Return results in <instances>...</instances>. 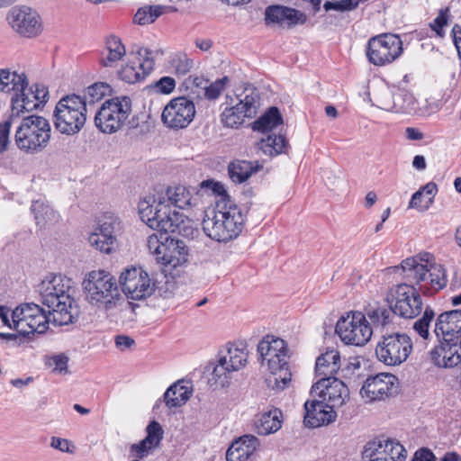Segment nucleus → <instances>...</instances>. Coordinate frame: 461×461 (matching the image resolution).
Wrapping results in <instances>:
<instances>
[{
	"label": "nucleus",
	"mask_w": 461,
	"mask_h": 461,
	"mask_svg": "<svg viewBox=\"0 0 461 461\" xmlns=\"http://www.w3.org/2000/svg\"><path fill=\"white\" fill-rule=\"evenodd\" d=\"M192 205L189 190L181 185L169 186L165 192L149 193L139 202L138 212L149 228L165 232H175L184 221V215L176 211Z\"/></svg>",
	"instance_id": "f257e3e1"
},
{
	"label": "nucleus",
	"mask_w": 461,
	"mask_h": 461,
	"mask_svg": "<svg viewBox=\"0 0 461 461\" xmlns=\"http://www.w3.org/2000/svg\"><path fill=\"white\" fill-rule=\"evenodd\" d=\"M0 92L12 95V120L43 106L49 97L47 86L42 84L29 86L26 74L11 68H0Z\"/></svg>",
	"instance_id": "f03ea898"
},
{
	"label": "nucleus",
	"mask_w": 461,
	"mask_h": 461,
	"mask_svg": "<svg viewBox=\"0 0 461 461\" xmlns=\"http://www.w3.org/2000/svg\"><path fill=\"white\" fill-rule=\"evenodd\" d=\"M70 289V280L61 276L47 277L39 285L41 303L49 308L55 325H68L78 317L79 311Z\"/></svg>",
	"instance_id": "7ed1b4c3"
},
{
	"label": "nucleus",
	"mask_w": 461,
	"mask_h": 461,
	"mask_svg": "<svg viewBox=\"0 0 461 461\" xmlns=\"http://www.w3.org/2000/svg\"><path fill=\"white\" fill-rule=\"evenodd\" d=\"M401 268L403 278L424 295H433L447 285L445 268L437 264L434 257L428 252L404 259Z\"/></svg>",
	"instance_id": "20e7f679"
},
{
	"label": "nucleus",
	"mask_w": 461,
	"mask_h": 461,
	"mask_svg": "<svg viewBox=\"0 0 461 461\" xmlns=\"http://www.w3.org/2000/svg\"><path fill=\"white\" fill-rule=\"evenodd\" d=\"M262 364L267 365L270 375L266 379L273 390H284L292 380L288 365V349L285 341L273 336H267L258 346Z\"/></svg>",
	"instance_id": "39448f33"
},
{
	"label": "nucleus",
	"mask_w": 461,
	"mask_h": 461,
	"mask_svg": "<svg viewBox=\"0 0 461 461\" xmlns=\"http://www.w3.org/2000/svg\"><path fill=\"white\" fill-rule=\"evenodd\" d=\"M243 225L244 218L237 205L218 203L215 209L206 213L203 230L212 240L228 242L240 234Z\"/></svg>",
	"instance_id": "423d86ee"
},
{
	"label": "nucleus",
	"mask_w": 461,
	"mask_h": 461,
	"mask_svg": "<svg viewBox=\"0 0 461 461\" xmlns=\"http://www.w3.org/2000/svg\"><path fill=\"white\" fill-rule=\"evenodd\" d=\"M83 288L86 301L97 308L111 310L120 298L116 279L104 270L89 272L83 281Z\"/></svg>",
	"instance_id": "0eeeda50"
},
{
	"label": "nucleus",
	"mask_w": 461,
	"mask_h": 461,
	"mask_svg": "<svg viewBox=\"0 0 461 461\" xmlns=\"http://www.w3.org/2000/svg\"><path fill=\"white\" fill-rule=\"evenodd\" d=\"M51 126L43 116L29 115L17 127L14 140L17 147L28 154L44 150L50 143Z\"/></svg>",
	"instance_id": "6e6552de"
},
{
	"label": "nucleus",
	"mask_w": 461,
	"mask_h": 461,
	"mask_svg": "<svg viewBox=\"0 0 461 461\" xmlns=\"http://www.w3.org/2000/svg\"><path fill=\"white\" fill-rule=\"evenodd\" d=\"M86 121V101L77 95L62 97L56 104L53 113L55 129L63 135L77 134Z\"/></svg>",
	"instance_id": "1a4fd4ad"
},
{
	"label": "nucleus",
	"mask_w": 461,
	"mask_h": 461,
	"mask_svg": "<svg viewBox=\"0 0 461 461\" xmlns=\"http://www.w3.org/2000/svg\"><path fill=\"white\" fill-rule=\"evenodd\" d=\"M238 103L227 107L221 113V123L228 128H239L245 122L246 118L257 115L260 105V96L257 88L246 85L235 91Z\"/></svg>",
	"instance_id": "9d476101"
},
{
	"label": "nucleus",
	"mask_w": 461,
	"mask_h": 461,
	"mask_svg": "<svg viewBox=\"0 0 461 461\" xmlns=\"http://www.w3.org/2000/svg\"><path fill=\"white\" fill-rule=\"evenodd\" d=\"M159 234L149 237L147 246L149 251L155 256L158 263L176 268L187 261V249L181 240L172 239L168 234L158 230Z\"/></svg>",
	"instance_id": "9b49d317"
},
{
	"label": "nucleus",
	"mask_w": 461,
	"mask_h": 461,
	"mask_svg": "<svg viewBox=\"0 0 461 461\" xmlns=\"http://www.w3.org/2000/svg\"><path fill=\"white\" fill-rule=\"evenodd\" d=\"M413 342L405 332H392L381 336L375 347L379 362L387 366H398L411 354Z\"/></svg>",
	"instance_id": "f8f14e48"
},
{
	"label": "nucleus",
	"mask_w": 461,
	"mask_h": 461,
	"mask_svg": "<svg viewBox=\"0 0 461 461\" xmlns=\"http://www.w3.org/2000/svg\"><path fill=\"white\" fill-rule=\"evenodd\" d=\"M13 329L20 332L22 336L43 334L52 321V316L38 304L23 303L17 306L12 312Z\"/></svg>",
	"instance_id": "ddd939ff"
},
{
	"label": "nucleus",
	"mask_w": 461,
	"mask_h": 461,
	"mask_svg": "<svg viewBox=\"0 0 461 461\" xmlns=\"http://www.w3.org/2000/svg\"><path fill=\"white\" fill-rule=\"evenodd\" d=\"M249 353L242 342L228 343L218 354V363L212 372V379L221 387L229 384L230 374L240 371L248 362Z\"/></svg>",
	"instance_id": "4468645a"
},
{
	"label": "nucleus",
	"mask_w": 461,
	"mask_h": 461,
	"mask_svg": "<svg viewBox=\"0 0 461 461\" xmlns=\"http://www.w3.org/2000/svg\"><path fill=\"white\" fill-rule=\"evenodd\" d=\"M131 107V99L126 96L106 100L95 113L96 128L105 134L118 131L127 120Z\"/></svg>",
	"instance_id": "2eb2a0df"
},
{
	"label": "nucleus",
	"mask_w": 461,
	"mask_h": 461,
	"mask_svg": "<svg viewBox=\"0 0 461 461\" xmlns=\"http://www.w3.org/2000/svg\"><path fill=\"white\" fill-rule=\"evenodd\" d=\"M386 299L395 315L402 318L413 319L422 311L420 294L411 284L402 283L393 286Z\"/></svg>",
	"instance_id": "dca6fc26"
},
{
	"label": "nucleus",
	"mask_w": 461,
	"mask_h": 461,
	"mask_svg": "<svg viewBox=\"0 0 461 461\" xmlns=\"http://www.w3.org/2000/svg\"><path fill=\"white\" fill-rule=\"evenodd\" d=\"M336 332L347 345L364 346L372 338L373 328L361 312H351L337 322Z\"/></svg>",
	"instance_id": "f3484780"
},
{
	"label": "nucleus",
	"mask_w": 461,
	"mask_h": 461,
	"mask_svg": "<svg viewBox=\"0 0 461 461\" xmlns=\"http://www.w3.org/2000/svg\"><path fill=\"white\" fill-rule=\"evenodd\" d=\"M402 41L396 34L383 33L369 39L366 46L368 61L375 66L393 63L402 53Z\"/></svg>",
	"instance_id": "a211bd4d"
},
{
	"label": "nucleus",
	"mask_w": 461,
	"mask_h": 461,
	"mask_svg": "<svg viewBox=\"0 0 461 461\" xmlns=\"http://www.w3.org/2000/svg\"><path fill=\"white\" fill-rule=\"evenodd\" d=\"M119 284L124 294L131 300H143L155 291L153 278L141 267L126 268L121 273Z\"/></svg>",
	"instance_id": "6ab92c4d"
},
{
	"label": "nucleus",
	"mask_w": 461,
	"mask_h": 461,
	"mask_svg": "<svg viewBox=\"0 0 461 461\" xmlns=\"http://www.w3.org/2000/svg\"><path fill=\"white\" fill-rule=\"evenodd\" d=\"M406 454L398 441L381 436L366 444L362 458L364 461H404Z\"/></svg>",
	"instance_id": "aec40b11"
},
{
	"label": "nucleus",
	"mask_w": 461,
	"mask_h": 461,
	"mask_svg": "<svg viewBox=\"0 0 461 461\" xmlns=\"http://www.w3.org/2000/svg\"><path fill=\"white\" fill-rule=\"evenodd\" d=\"M310 394L312 397L321 399L329 408L333 410L343 406L349 399L348 388L336 377L320 378L312 386Z\"/></svg>",
	"instance_id": "412c9836"
},
{
	"label": "nucleus",
	"mask_w": 461,
	"mask_h": 461,
	"mask_svg": "<svg viewBox=\"0 0 461 461\" xmlns=\"http://www.w3.org/2000/svg\"><path fill=\"white\" fill-rule=\"evenodd\" d=\"M194 115V102L185 96H179L170 100L164 107L161 119L167 128L179 130L186 128L193 122Z\"/></svg>",
	"instance_id": "4be33fe9"
},
{
	"label": "nucleus",
	"mask_w": 461,
	"mask_h": 461,
	"mask_svg": "<svg viewBox=\"0 0 461 461\" xmlns=\"http://www.w3.org/2000/svg\"><path fill=\"white\" fill-rule=\"evenodd\" d=\"M154 68V60L151 51L141 48L136 54L128 57L127 63L118 70V77L121 80L134 84L143 80Z\"/></svg>",
	"instance_id": "5701e85b"
},
{
	"label": "nucleus",
	"mask_w": 461,
	"mask_h": 461,
	"mask_svg": "<svg viewBox=\"0 0 461 461\" xmlns=\"http://www.w3.org/2000/svg\"><path fill=\"white\" fill-rule=\"evenodd\" d=\"M375 102L378 108L387 112L411 113L417 109L415 97L405 89H382L375 95Z\"/></svg>",
	"instance_id": "b1692460"
},
{
	"label": "nucleus",
	"mask_w": 461,
	"mask_h": 461,
	"mask_svg": "<svg viewBox=\"0 0 461 461\" xmlns=\"http://www.w3.org/2000/svg\"><path fill=\"white\" fill-rule=\"evenodd\" d=\"M7 19L15 32L26 37L37 36L42 30L40 15L28 6L13 7Z\"/></svg>",
	"instance_id": "393cba45"
},
{
	"label": "nucleus",
	"mask_w": 461,
	"mask_h": 461,
	"mask_svg": "<svg viewBox=\"0 0 461 461\" xmlns=\"http://www.w3.org/2000/svg\"><path fill=\"white\" fill-rule=\"evenodd\" d=\"M396 383L395 375L380 373L366 378L360 390V394L368 402L382 401L393 393Z\"/></svg>",
	"instance_id": "a878e982"
},
{
	"label": "nucleus",
	"mask_w": 461,
	"mask_h": 461,
	"mask_svg": "<svg viewBox=\"0 0 461 461\" xmlns=\"http://www.w3.org/2000/svg\"><path fill=\"white\" fill-rule=\"evenodd\" d=\"M433 333L438 340L459 343L461 340V310H452L438 314Z\"/></svg>",
	"instance_id": "bb28decb"
},
{
	"label": "nucleus",
	"mask_w": 461,
	"mask_h": 461,
	"mask_svg": "<svg viewBox=\"0 0 461 461\" xmlns=\"http://www.w3.org/2000/svg\"><path fill=\"white\" fill-rule=\"evenodd\" d=\"M439 344L429 351L431 363L439 368H452L461 362V346L454 341L438 340Z\"/></svg>",
	"instance_id": "cd10ccee"
},
{
	"label": "nucleus",
	"mask_w": 461,
	"mask_h": 461,
	"mask_svg": "<svg viewBox=\"0 0 461 461\" xmlns=\"http://www.w3.org/2000/svg\"><path fill=\"white\" fill-rule=\"evenodd\" d=\"M304 423L308 427L317 428L329 424L336 418V412L329 408L325 402L320 398L312 397L304 403Z\"/></svg>",
	"instance_id": "c85d7f7f"
},
{
	"label": "nucleus",
	"mask_w": 461,
	"mask_h": 461,
	"mask_svg": "<svg viewBox=\"0 0 461 461\" xmlns=\"http://www.w3.org/2000/svg\"><path fill=\"white\" fill-rule=\"evenodd\" d=\"M266 23H276L283 27H291L296 24H303L306 15L294 8L281 5H270L265 11Z\"/></svg>",
	"instance_id": "c756f323"
},
{
	"label": "nucleus",
	"mask_w": 461,
	"mask_h": 461,
	"mask_svg": "<svg viewBox=\"0 0 461 461\" xmlns=\"http://www.w3.org/2000/svg\"><path fill=\"white\" fill-rule=\"evenodd\" d=\"M259 446L258 438L244 435L231 443L226 452L227 461H248Z\"/></svg>",
	"instance_id": "7c9ffc66"
},
{
	"label": "nucleus",
	"mask_w": 461,
	"mask_h": 461,
	"mask_svg": "<svg viewBox=\"0 0 461 461\" xmlns=\"http://www.w3.org/2000/svg\"><path fill=\"white\" fill-rule=\"evenodd\" d=\"M126 56V49L120 38L110 35L105 39L100 52L99 64L104 68H113Z\"/></svg>",
	"instance_id": "2f4dec72"
},
{
	"label": "nucleus",
	"mask_w": 461,
	"mask_h": 461,
	"mask_svg": "<svg viewBox=\"0 0 461 461\" xmlns=\"http://www.w3.org/2000/svg\"><path fill=\"white\" fill-rule=\"evenodd\" d=\"M282 417V411L276 408L262 412L255 420V430L264 436L275 433L281 429Z\"/></svg>",
	"instance_id": "473e14b6"
},
{
	"label": "nucleus",
	"mask_w": 461,
	"mask_h": 461,
	"mask_svg": "<svg viewBox=\"0 0 461 461\" xmlns=\"http://www.w3.org/2000/svg\"><path fill=\"white\" fill-rule=\"evenodd\" d=\"M340 368V355L337 350L331 349L321 354L315 364V374L321 377H335Z\"/></svg>",
	"instance_id": "72a5a7b5"
},
{
	"label": "nucleus",
	"mask_w": 461,
	"mask_h": 461,
	"mask_svg": "<svg viewBox=\"0 0 461 461\" xmlns=\"http://www.w3.org/2000/svg\"><path fill=\"white\" fill-rule=\"evenodd\" d=\"M192 394V388L184 381H177L164 393V402L169 408L184 405Z\"/></svg>",
	"instance_id": "f704fd0d"
},
{
	"label": "nucleus",
	"mask_w": 461,
	"mask_h": 461,
	"mask_svg": "<svg viewBox=\"0 0 461 461\" xmlns=\"http://www.w3.org/2000/svg\"><path fill=\"white\" fill-rule=\"evenodd\" d=\"M262 166L258 162L235 160L228 167V173L234 183L241 184L247 181L252 174L258 172Z\"/></svg>",
	"instance_id": "c9c22d12"
},
{
	"label": "nucleus",
	"mask_w": 461,
	"mask_h": 461,
	"mask_svg": "<svg viewBox=\"0 0 461 461\" xmlns=\"http://www.w3.org/2000/svg\"><path fill=\"white\" fill-rule=\"evenodd\" d=\"M438 188L434 182H429L415 192L409 203V208L424 212L433 203Z\"/></svg>",
	"instance_id": "e433bc0d"
},
{
	"label": "nucleus",
	"mask_w": 461,
	"mask_h": 461,
	"mask_svg": "<svg viewBox=\"0 0 461 461\" xmlns=\"http://www.w3.org/2000/svg\"><path fill=\"white\" fill-rule=\"evenodd\" d=\"M31 211L34 214L37 226L41 228L54 224L59 220V215L41 200L34 201L31 206Z\"/></svg>",
	"instance_id": "4c0bfd02"
},
{
	"label": "nucleus",
	"mask_w": 461,
	"mask_h": 461,
	"mask_svg": "<svg viewBox=\"0 0 461 461\" xmlns=\"http://www.w3.org/2000/svg\"><path fill=\"white\" fill-rule=\"evenodd\" d=\"M365 311L366 318H368L375 328H384L393 323L395 315L390 306L386 308L380 305H368Z\"/></svg>",
	"instance_id": "58836bf2"
},
{
	"label": "nucleus",
	"mask_w": 461,
	"mask_h": 461,
	"mask_svg": "<svg viewBox=\"0 0 461 461\" xmlns=\"http://www.w3.org/2000/svg\"><path fill=\"white\" fill-rule=\"evenodd\" d=\"M258 149L270 158L286 153L288 144L282 135H267L258 142Z\"/></svg>",
	"instance_id": "ea45409f"
},
{
	"label": "nucleus",
	"mask_w": 461,
	"mask_h": 461,
	"mask_svg": "<svg viewBox=\"0 0 461 461\" xmlns=\"http://www.w3.org/2000/svg\"><path fill=\"white\" fill-rule=\"evenodd\" d=\"M95 230L103 233V236H106L110 242H113L118 246L117 238L122 230V222L119 218L113 214H105Z\"/></svg>",
	"instance_id": "a19ab883"
},
{
	"label": "nucleus",
	"mask_w": 461,
	"mask_h": 461,
	"mask_svg": "<svg viewBox=\"0 0 461 461\" xmlns=\"http://www.w3.org/2000/svg\"><path fill=\"white\" fill-rule=\"evenodd\" d=\"M283 122L282 116L276 107H270L263 115L253 122V130L267 132Z\"/></svg>",
	"instance_id": "79ce46f5"
},
{
	"label": "nucleus",
	"mask_w": 461,
	"mask_h": 461,
	"mask_svg": "<svg viewBox=\"0 0 461 461\" xmlns=\"http://www.w3.org/2000/svg\"><path fill=\"white\" fill-rule=\"evenodd\" d=\"M194 62L185 53L172 54L167 62V69L169 73L177 77L185 76L193 68Z\"/></svg>",
	"instance_id": "37998d69"
},
{
	"label": "nucleus",
	"mask_w": 461,
	"mask_h": 461,
	"mask_svg": "<svg viewBox=\"0 0 461 461\" xmlns=\"http://www.w3.org/2000/svg\"><path fill=\"white\" fill-rule=\"evenodd\" d=\"M434 310L430 306H427L421 317H420L412 325L413 330L424 340H429L434 334L430 331L431 323L436 320Z\"/></svg>",
	"instance_id": "c03bdc74"
},
{
	"label": "nucleus",
	"mask_w": 461,
	"mask_h": 461,
	"mask_svg": "<svg viewBox=\"0 0 461 461\" xmlns=\"http://www.w3.org/2000/svg\"><path fill=\"white\" fill-rule=\"evenodd\" d=\"M164 7L161 5H146L140 8L134 15V22L140 25H147L154 23L162 14Z\"/></svg>",
	"instance_id": "a18cd8bd"
},
{
	"label": "nucleus",
	"mask_w": 461,
	"mask_h": 461,
	"mask_svg": "<svg viewBox=\"0 0 461 461\" xmlns=\"http://www.w3.org/2000/svg\"><path fill=\"white\" fill-rule=\"evenodd\" d=\"M200 186H201V190H203L206 193H211L220 198L216 202V204L218 203H221V204H224V203L230 204V200L226 201V199L229 198V195L227 194V191H226L224 185L221 183L215 182L213 180H204L200 184Z\"/></svg>",
	"instance_id": "49530a36"
},
{
	"label": "nucleus",
	"mask_w": 461,
	"mask_h": 461,
	"mask_svg": "<svg viewBox=\"0 0 461 461\" xmlns=\"http://www.w3.org/2000/svg\"><path fill=\"white\" fill-rule=\"evenodd\" d=\"M106 236H103V233L94 230L88 237L90 245L95 248L97 250L110 254L115 251L117 246L113 242H110Z\"/></svg>",
	"instance_id": "de8ad7c7"
},
{
	"label": "nucleus",
	"mask_w": 461,
	"mask_h": 461,
	"mask_svg": "<svg viewBox=\"0 0 461 461\" xmlns=\"http://www.w3.org/2000/svg\"><path fill=\"white\" fill-rule=\"evenodd\" d=\"M146 431L147 436L143 439L153 448L158 447L164 434L161 425L158 421L152 420L147 426Z\"/></svg>",
	"instance_id": "09e8293b"
},
{
	"label": "nucleus",
	"mask_w": 461,
	"mask_h": 461,
	"mask_svg": "<svg viewBox=\"0 0 461 461\" xmlns=\"http://www.w3.org/2000/svg\"><path fill=\"white\" fill-rule=\"evenodd\" d=\"M109 86L105 83H95L89 86L85 91L86 103H95L101 100L108 92Z\"/></svg>",
	"instance_id": "8fccbe9b"
},
{
	"label": "nucleus",
	"mask_w": 461,
	"mask_h": 461,
	"mask_svg": "<svg viewBox=\"0 0 461 461\" xmlns=\"http://www.w3.org/2000/svg\"><path fill=\"white\" fill-rule=\"evenodd\" d=\"M449 8H442L439 10L438 16L429 23V27L434 31L439 38H443L445 32L444 26L447 24Z\"/></svg>",
	"instance_id": "3c124183"
},
{
	"label": "nucleus",
	"mask_w": 461,
	"mask_h": 461,
	"mask_svg": "<svg viewBox=\"0 0 461 461\" xmlns=\"http://www.w3.org/2000/svg\"><path fill=\"white\" fill-rule=\"evenodd\" d=\"M229 82L228 77H223L221 79H217L214 82L211 83L208 86L204 88V95L207 99L215 100L217 99L222 90L225 88L226 85Z\"/></svg>",
	"instance_id": "603ef678"
},
{
	"label": "nucleus",
	"mask_w": 461,
	"mask_h": 461,
	"mask_svg": "<svg viewBox=\"0 0 461 461\" xmlns=\"http://www.w3.org/2000/svg\"><path fill=\"white\" fill-rule=\"evenodd\" d=\"M151 449H153V447L142 439L139 443L132 444L130 447V453L132 456L143 458L149 455Z\"/></svg>",
	"instance_id": "864d4df0"
},
{
	"label": "nucleus",
	"mask_w": 461,
	"mask_h": 461,
	"mask_svg": "<svg viewBox=\"0 0 461 461\" xmlns=\"http://www.w3.org/2000/svg\"><path fill=\"white\" fill-rule=\"evenodd\" d=\"M155 87L158 93L168 95L176 87V81L171 77H163L155 83Z\"/></svg>",
	"instance_id": "5fc2aeb1"
},
{
	"label": "nucleus",
	"mask_w": 461,
	"mask_h": 461,
	"mask_svg": "<svg viewBox=\"0 0 461 461\" xmlns=\"http://www.w3.org/2000/svg\"><path fill=\"white\" fill-rule=\"evenodd\" d=\"M362 0H344L339 4L324 3L323 7L326 12L330 10L345 11L355 9Z\"/></svg>",
	"instance_id": "6e6d98bb"
},
{
	"label": "nucleus",
	"mask_w": 461,
	"mask_h": 461,
	"mask_svg": "<svg viewBox=\"0 0 461 461\" xmlns=\"http://www.w3.org/2000/svg\"><path fill=\"white\" fill-rule=\"evenodd\" d=\"M51 447L58 449L65 453H73L74 447H71V443L68 439L61 438L59 437H52L50 439Z\"/></svg>",
	"instance_id": "4d7b16f0"
},
{
	"label": "nucleus",
	"mask_w": 461,
	"mask_h": 461,
	"mask_svg": "<svg viewBox=\"0 0 461 461\" xmlns=\"http://www.w3.org/2000/svg\"><path fill=\"white\" fill-rule=\"evenodd\" d=\"M10 128V121L0 123V153L6 149L7 144L9 142Z\"/></svg>",
	"instance_id": "13d9d810"
},
{
	"label": "nucleus",
	"mask_w": 461,
	"mask_h": 461,
	"mask_svg": "<svg viewBox=\"0 0 461 461\" xmlns=\"http://www.w3.org/2000/svg\"><path fill=\"white\" fill-rule=\"evenodd\" d=\"M0 338L5 339L9 341H13L14 346H19L25 343L28 339V336H22L20 332L16 331V333H1Z\"/></svg>",
	"instance_id": "bf43d9fd"
},
{
	"label": "nucleus",
	"mask_w": 461,
	"mask_h": 461,
	"mask_svg": "<svg viewBox=\"0 0 461 461\" xmlns=\"http://www.w3.org/2000/svg\"><path fill=\"white\" fill-rule=\"evenodd\" d=\"M68 360L64 355H57L51 357L50 365L54 366L55 371L62 372L67 369Z\"/></svg>",
	"instance_id": "052dcab7"
},
{
	"label": "nucleus",
	"mask_w": 461,
	"mask_h": 461,
	"mask_svg": "<svg viewBox=\"0 0 461 461\" xmlns=\"http://www.w3.org/2000/svg\"><path fill=\"white\" fill-rule=\"evenodd\" d=\"M451 33L458 58L461 59V27L458 24H455L452 28Z\"/></svg>",
	"instance_id": "680f3d73"
},
{
	"label": "nucleus",
	"mask_w": 461,
	"mask_h": 461,
	"mask_svg": "<svg viewBox=\"0 0 461 461\" xmlns=\"http://www.w3.org/2000/svg\"><path fill=\"white\" fill-rule=\"evenodd\" d=\"M134 343V339L129 336L118 335L115 337V345L122 350L130 348Z\"/></svg>",
	"instance_id": "e2e57ef3"
},
{
	"label": "nucleus",
	"mask_w": 461,
	"mask_h": 461,
	"mask_svg": "<svg viewBox=\"0 0 461 461\" xmlns=\"http://www.w3.org/2000/svg\"><path fill=\"white\" fill-rule=\"evenodd\" d=\"M414 461H436V456L430 450L422 448L415 453Z\"/></svg>",
	"instance_id": "0e129e2a"
},
{
	"label": "nucleus",
	"mask_w": 461,
	"mask_h": 461,
	"mask_svg": "<svg viewBox=\"0 0 461 461\" xmlns=\"http://www.w3.org/2000/svg\"><path fill=\"white\" fill-rule=\"evenodd\" d=\"M405 137L410 140H420L423 139V133L416 128L408 127L405 130Z\"/></svg>",
	"instance_id": "69168bd1"
},
{
	"label": "nucleus",
	"mask_w": 461,
	"mask_h": 461,
	"mask_svg": "<svg viewBox=\"0 0 461 461\" xmlns=\"http://www.w3.org/2000/svg\"><path fill=\"white\" fill-rule=\"evenodd\" d=\"M9 312L10 309L8 307L0 305V319L2 322L4 323V325L13 329L12 319H9Z\"/></svg>",
	"instance_id": "338daca9"
},
{
	"label": "nucleus",
	"mask_w": 461,
	"mask_h": 461,
	"mask_svg": "<svg viewBox=\"0 0 461 461\" xmlns=\"http://www.w3.org/2000/svg\"><path fill=\"white\" fill-rule=\"evenodd\" d=\"M412 167L418 170H424L427 167L425 158L422 155H417L413 158Z\"/></svg>",
	"instance_id": "774afa93"
}]
</instances>
